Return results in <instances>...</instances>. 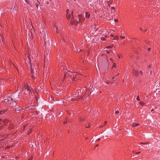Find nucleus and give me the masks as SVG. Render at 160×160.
I'll list each match as a JSON object with an SVG mask.
<instances>
[{
  "label": "nucleus",
  "mask_w": 160,
  "mask_h": 160,
  "mask_svg": "<svg viewBox=\"0 0 160 160\" xmlns=\"http://www.w3.org/2000/svg\"><path fill=\"white\" fill-rule=\"evenodd\" d=\"M144 31H145V32H146L147 31H146V30H144Z\"/></svg>",
  "instance_id": "8fccbe9b"
},
{
  "label": "nucleus",
  "mask_w": 160,
  "mask_h": 160,
  "mask_svg": "<svg viewBox=\"0 0 160 160\" xmlns=\"http://www.w3.org/2000/svg\"><path fill=\"white\" fill-rule=\"evenodd\" d=\"M105 122V124H106L107 122L106 121H105V122Z\"/></svg>",
  "instance_id": "79ce46f5"
},
{
  "label": "nucleus",
  "mask_w": 160,
  "mask_h": 160,
  "mask_svg": "<svg viewBox=\"0 0 160 160\" xmlns=\"http://www.w3.org/2000/svg\"><path fill=\"white\" fill-rule=\"evenodd\" d=\"M55 28L57 29V28L56 27H55Z\"/></svg>",
  "instance_id": "49530a36"
},
{
  "label": "nucleus",
  "mask_w": 160,
  "mask_h": 160,
  "mask_svg": "<svg viewBox=\"0 0 160 160\" xmlns=\"http://www.w3.org/2000/svg\"><path fill=\"white\" fill-rule=\"evenodd\" d=\"M2 140H0V141H2Z\"/></svg>",
  "instance_id": "0e129e2a"
},
{
  "label": "nucleus",
  "mask_w": 160,
  "mask_h": 160,
  "mask_svg": "<svg viewBox=\"0 0 160 160\" xmlns=\"http://www.w3.org/2000/svg\"><path fill=\"white\" fill-rule=\"evenodd\" d=\"M112 47V46H108L106 48H111Z\"/></svg>",
  "instance_id": "b1692460"
},
{
  "label": "nucleus",
  "mask_w": 160,
  "mask_h": 160,
  "mask_svg": "<svg viewBox=\"0 0 160 160\" xmlns=\"http://www.w3.org/2000/svg\"><path fill=\"white\" fill-rule=\"evenodd\" d=\"M140 74H142V71H140Z\"/></svg>",
  "instance_id": "c9c22d12"
},
{
  "label": "nucleus",
  "mask_w": 160,
  "mask_h": 160,
  "mask_svg": "<svg viewBox=\"0 0 160 160\" xmlns=\"http://www.w3.org/2000/svg\"><path fill=\"white\" fill-rule=\"evenodd\" d=\"M140 153V152H136V153H137V154H139Z\"/></svg>",
  "instance_id": "4c0bfd02"
},
{
  "label": "nucleus",
  "mask_w": 160,
  "mask_h": 160,
  "mask_svg": "<svg viewBox=\"0 0 160 160\" xmlns=\"http://www.w3.org/2000/svg\"><path fill=\"white\" fill-rule=\"evenodd\" d=\"M118 19H115L114 20V21L116 22H118Z\"/></svg>",
  "instance_id": "bb28decb"
},
{
  "label": "nucleus",
  "mask_w": 160,
  "mask_h": 160,
  "mask_svg": "<svg viewBox=\"0 0 160 160\" xmlns=\"http://www.w3.org/2000/svg\"><path fill=\"white\" fill-rule=\"evenodd\" d=\"M73 12L72 11V13H71V15H72V18H71V19L70 20L71 21V24L72 25V24H75V25H76L77 24H78V23L79 22H80V21H80V18H78V19H76V21H74V17L73 16Z\"/></svg>",
  "instance_id": "f03ea898"
},
{
  "label": "nucleus",
  "mask_w": 160,
  "mask_h": 160,
  "mask_svg": "<svg viewBox=\"0 0 160 160\" xmlns=\"http://www.w3.org/2000/svg\"><path fill=\"white\" fill-rule=\"evenodd\" d=\"M150 67H151V66H150H150H148V68H150Z\"/></svg>",
  "instance_id": "c03bdc74"
},
{
  "label": "nucleus",
  "mask_w": 160,
  "mask_h": 160,
  "mask_svg": "<svg viewBox=\"0 0 160 160\" xmlns=\"http://www.w3.org/2000/svg\"><path fill=\"white\" fill-rule=\"evenodd\" d=\"M77 51L78 52H81L82 51V50L81 49H77Z\"/></svg>",
  "instance_id": "6ab92c4d"
},
{
  "label": "nucleus",
  "mask_w": 160,
  "mask_h": 160,
  "mask_svg": "<svg viewBox=\"0 0 160 160\" xmlns=\"http://www.w3.org/2000/svg\"><path fill=\"white\" fill-rule=\"evenodd\" d=\"M111 8H112V9H113V10L115 9V8H114V7H112Z\"/></svg>",
  "instance_id": "2f4dec72"
},
{
  "label": "nucleus",
  "mask_w": 160,
  "mask_h": 160,
  "mask_svg": "<svg viewBox=\"0 0 160 160\" xmlns=\"http://www.w3.org/2000/svg\"><path fill=\"white\" fill-rule=\"evenodd\" d=\"M151 73H152V72H151V71L150 73L151 74Z\"/></svg>",
  "instance_id": "4d7b16f0"
},
{
  "label": "nucleus",
  "mask_w": 160,
  "mask_h": 160,
  "mask_svg": "<svg viewBox=\"0 0 160 160\" xmlns=\"http://www.w3.org/2000/svg\"><path fill=\"white\" fill-rule=\"evenodd\" d=\"M83 119H84L82 118H81L80 119V121H82L83 120Z\"/></svg>",
  "instance_id": "72a5a7b5"
},
{
  "label": "nucleus",
  "mask_w": 160,
  "mask_h": 160,
  "mask_svg": "<svg viewBox=\"0 0 160 160\" xmlns=\"http://www.w3.org/2000/svg\"><path fill=\"white\" fill-rule=\"evenodd\" d=\"M18 95L17 96V95H16L15 96L14 95L12 96V97L11 98H12V99L13 98V100H12V101L13 100L15 101V100L16 99H17L18 98Z\"/></svg>",
  "instance_id": "6e6552de"
},
{
  "label": "nucleus",
  "mask_w": 160,
  "mask_h": 160,
  "mask_svg": "<svg viewBox=\"0 0 160 160\" xmlns=\"http://www.w3.org/2000/svg\"><path fill=\"white\" fill-rule=\"evenodd\" d=\"M89 127H90V126L88 125V127H86L87 128H89Z\"/></svg>",
  "instance_id": "a19ab883"
},
{
  "label": "nucleus",
  "mask_w": 160,
  "mask_h": 160,
  "mask_svg": "<svg viewBox=\"0 0 160 160\" xmlns=\"http://www.w3.org/2000/svg\"><path fill=\"white\" fill-rule=\"evenodd\" d=\"M104 36H105V37H107V36L106 35H104Z\"/></svg>",
  "instance_id": "09e8293b"
},
{
  "label": "nucleus",
  "mask_w": 160,
  "mask_h": 160,
  "mask_svg": "<svg viewBox=\"0 0 160 160\" xmlns=\"http://www.w3.org/2000/svg\"><path fill=\"white\" fill-rule=\"evenodd\" d=\"M78 78H79L78 76V77H76V74H75V73H74L73 74V79L74 80L76 81L77 80L76 79H78Z\"/></svg>",
  "instance_id": "423d86ee"
},
{
  "label": "nucleus",
  "mask_w": 160,
  "mask_h": 160,
  "mask_svg": "<svg viewBox=\"0 0 160 160\" xmlns=\"http://www.w3.org/2000/svg\"><path fill=\"white\" fill-rule=\"evenodd\" d=\"M144 31H145V32H146L147 31H146V30H144Z\"/></svg>",
  "instance_id": "3c124183"
},
{
  "label": "nucleus",
  "mask_w": 160,
  "mask_h": 160,
  "mask_svg": "<svg viewBox=\"0 0 160 160\" xmlns=\"http://www.w3.org/2000/svg\"><path fill=\"white\" fill-rule=\"evenodd\" d=\"M2 110L3 111V113H4L7 111V109L6 108H3Z\"/></svg>",
  "instance_id": "ddd939ff"
},
{
  "label": "nucleus",
  "mask_w": 160,
  "mask_h": 160,
  "mask_svg": "<svg viewBox=\"0 0 160 160\" xmlns=\"http://www.w3.org/2000/svg\"><path fill=\"white\" fill-rule=\"evenodd\" d=\"M119 111L118 110L116 111L115 112L116 114L118 113H119Z\"/></svg>",
  "instance_id": "393cba45"
},
{
  "label": "nucleus",
  "mask_w": 160,
  "mask_h": 160,
  "mask_svg": "<svg viewBox=\"0 0 160 160\" xmlns=\"http://www.w3.org/2000/svg\"><path fill=\"white\" fill-rule=\"evenodd\" d=\"M2 140H0V141H2Z\"/></svg>",
  "instance_id": "e2e57ef3"
},
{
  "label": "nucleus",
  "mask_w": 160,
  "mask_h": 160,
  "mask_svg": "<svg viewBox=\"0 0 160 160\" xmlns=\"http://www.w3.org/2000/svg\"><path fill=\"white\" fill-rule=\"evenodd\" d=\"M66 15L67 18L69 19L71 17V15L69 13H67Z\"/></svg>",
  "instance_id": "9b49d317"
},
{
  "label": "nucleus",
  "mask_w": 160,
  "mask_h": 160,
  "mask_svg": "<svg viewBox=\"0 0 160 160\" xmlns=\"http://www.w3.org/2000/svg\"><path fill=\"white\" fill-rule=\"evenodd\" d=\"M141 144H147V143L141 142Z\"/></svg>",
  "instance_id": "c85d7f7f"
},
{
  "label": "nucleus",
  "mask_w": 160,
  "mask_h": 160,
  "mask_svg": "<svg viewBox=\"0 0 160 160\" xmlns=\"http://www.w3.org/2000/svg\"><path fill=\"white\" fill-rule=\"evenodd\" d=\"M2 122H3L4 123H6V122H5V121H4L3 120H0V124H2Z\"/></svg>",
  "instance_id": "f3484780"
},
{
  "label": "nucleus",
  "mask_w": 160,
  "mask_h": 160,
  "mask_svg": "<svg viewBox=\"0 0 160 160\" xmlns=\"http://www.w3.org/2000/svg\"><path fill=\"white\" fill-rule=\"evenodd\" d=\"M36 6L37 8H38V4H36Z\"/></svg>",
  "instance_id": "f704fd0d"
},
{
  "label": "nucleus",
  "mask_w": 160,
  "mask_h": 160,
  "mask_svg": "<svg viewBox=\"0 0 160 160\" xmlns=\"http://www.w3.org/2000/svg\"><path fill=\"white\" fill-rule=\"evenodd\" d=\"M139 124L138 123H133L132 124V126L133 127H135L138 126L139 125Z\"/></svg>",
  "instance_id": "9d476101"
},
{
  "label": "nucleus",
  "mask_w": 160,
  "mask_h": 160,
  "mask_svg": "<svg viewBox=\"0 0 160 160\" xmlns=\"http://www.w3.org/2000/svg\"><path fill=\"white\" fill-rule=\"evenodd\" d=\"M21 109L20 108H17V109H15V111H19Z\"/></svg>",
  "instance_id": "412c9836"
},
{
  "label": "nucleus",
  "mask_w": 160,
  "mask_h": 160,
  "mask_svg": "<svg viewBox=\"0 0 160 160\" xmlns=\"http://www.w3.org/2000/svg\"><path fill=\"white\" fill-rule=\"evenodd\" d=\"M134 74L135 76H137L138 74V72L137 71H135L134 72Z\"/></svg>",
  "instance_id": "f8f14e48"
},
{
  "label": "nucleus",
  "mask_w": 160,
  "mask_h": 160,
  "mask_svg": "<svg viewBox=\"0 0 160 160\" xmlns=\"http://www.w3.org/2000/svg\"><path fill=\"white\" fill-rule=\"evenodd\" d=\"M118 36H116L115 37H114V39H116V40H118Z\"/></svg>",
  "instance_id": "2eb2a0df"
},
{
  "label": "nucleus",
  "mask_w": 160,
  "mask_h": 160,
  "mask_svg": "<svg viewBox=\"0 0 160 160\" xmlns=\"http://www.w3.org/2000/svg\"><path fill=\"white\" fill-rule=\"evenodd\" d=\"M68 12H69V10H68V9H67V13H68Z\"/></svg>",
  "instance_id": "7c9ffc66"
},
{
  "label": "nucleus",
  "mask_w": 160,
  "mask_h": 160,
  "mask_svg": "<svg viewBox=\"0 0 160 160\" xmlns=\"http://www.w3.org/2000/svg\"><path fill=\"white\" fill-rule=\"evenodd\" d=\"M85 14H86V17L87 18H89L90 16V14L88 12H86L85 13Z\"/></svg>",
  "instance_id": "1a4fd4ad"
},
{
  "label": "nucleus",
  "mask_w": 160,
  "mask_h": 160,
  "mask_svg": "<svg viewBox=\"0 0 160 160\" xmlns=\"http://www.w3.org/2000/svg\"><path fill=\"white\" fill-rule=\"evenodd\" d=\"M69 72V71H68V72H67L68 73H69V72Z\"/></svg>",
  "instance_id": "37998d69"
},
{
  "label": "nucleus",
  "mask_w": 160,
  "mask_h": 160,
  "mask_svg": "<svg viewBox=\"0 0 160 160\" xmlns=\"http://www.w3.org/2000/svg\"><path fill=\"white\" fill-rule=\"evenodd\" d=\"M106 52L108 53H110V52H111L112 53V52L111 51V50L109 51V50H107L106 51Z\"/></svg>",
  "instance_id": "dca6fc26"
},
{
  "label": "nucleus",
  "mask_w": 160,
  "mask_h": 160,
  "mask_svg": "<svg viewBox=\"0 0 160 160\" xmlns=\"http://www.w3.org/2000/svg\"><path fill=\"white\" fill-rule=\"evenodd\" d=\"M30 56H28V57L29 58H30Z\"/></svg>",
  "instance_id": "de8ad7c7"
},
{
  "label": "nucleus",
  "mask_w": 160,
  "mask_h": 160,
  "mask_svg": "<svg viewBox=\"0 0 160 160\" xmlns=\"http://www.w3.org/2000/svg\"><path fill=\"white\" fill-rule=\"evenodd\" d=\"M27 44H28V48H30V46H31V45L30 44V42H29V43H28Z\"/></svg>",
  "instance_id": "a211bd4d"
},
{
  "label": "nucleus",
  "mask_w": 160,
  "mask_h": 160,
  "mask_svg": "<svg viewBox=\"0 0 160 160\" xmlns=\"http://www.w3.org/2000/svg\"><path fill=\"white\" fill-rule=\"evenodd\" d=\"M98 146H99L98 144H97V145H96V147H98Z\"/></svg>",
  "instance_id": "ea45409f"
},
{
  "label": "nucleus",
  "mask_w": 160,
  "mask_h": 160,
  "mask_svg": "<svg viewBox=\"0 0 160 160\" xmlns=\"http://www.w3.org/2000/svg\"><path fill=\"white\" fill-rule=\"evenodd\" d=\"M140 30L142 31V28H140Z\"/></svg>",
  "instance_id": "58836bf2"
},
{
  "label": "nucleus",
  "mask_w": 160,
  "mask_h": 160,
  "mask_svg": "<svg viewBox=\"0 0 160 160\" xmlns=\"http://www.w3.org/2000/svg\"><path fill=\"white\" fill-rule=\"evenodd\" d=\"M110 36H112V37H114V35H112V34H111V35H110Z\"/></svg>",
  "instance_id": "e433bc0d"
},
{
  "label": "nucleus",
  "mask_w": 160,
  "mask_h": 160,
  "mask_svg": "<svg viewBox=\"0 0 160 160\" xmlns=\"http://www.w3.org/2000/svg\"><path fill=\"white\" fill-rule=\"evenodd\" d=\"M44 34H45V35H44V36H43V37L44 38V41H45V44H46V42H47V41H48V37L47 35L45 33Z\"/></svg>",
  "instance_id": "39448f33"
},
{
  "label": "nucleus",
  "mask_w": 160,
  "mask_h": 160,
  "mask_svg": "<svg viewBox=\"0 0 160 160\" xmlns=\"http://www.w3.org/2000/svg\"><path fill=\"white\" fill-rule=\"evenodd\" d=\"M110 59L111 61H112V58H111Z\"/></svg>",
  "instance_id": "a18cd8bd"
},
{
  "label": "nucleus",
  "mask_w": 160,
  "mask_h": 160,
  "mask_svg": "<svg viewBox=\"0 0 160 160\" xmlns=\"http://www.w3.org/2000/svg\"><path fill=\"white\" fill-rule=\"evenodd\" d=\"M101 39L102 41H105L106 40V39L104 38H101Z\"/></svg>",
  "instance_id": "aec40b11"
},
{
  "label": "nucleus",
  "mask_w": 160,
  "mask_h": 160,
  "mask_svg": "<svg viewBox=\"0 0 160 160\" xmlns=\"http://www.w3.org/2000/svg\"><path fill=\"white\" fill-rule=\"evenodd\" d=\"M78 17L79 18H80V21H81V22H82L84 20V18L83 17L82 14H79L78 15Z\"/></svg>",
  "instance_id": "7ed1b4c3"
},
{
  "label": "nucleus",
  "mask_w": 160,
  "mask_h": 160,
  "mask_svg": "<svg viewBox=\"0 0 160 160\" xmlns=\"http://www.w3.org/2000/svg\"><path fill=\"white\" fill-rule=\"evenodd\" d=\"M4 114V113H3V111H2V110L0 111V114Z\"/></svg>",
  "instance_id": "5701e85b"
},
{
  "label": "nucleus",
  "mask_w": 160,
  "mask_h": 160,
  "mask_svg": "<svg viewBox=\"0 0 160 160\" xmlns=\"http://www.w3.org/2000/svg\"><path fill=\"white\" fill-rule=\"evenodd\" d=\"M32 77L33 78H34V76H32Z\"/></svg>",
  "instance_id": "bf43d9fd"
},
{
  "label": "nucleus",
  "mask_w": 160,
  "mask_h": 160,
  "mask_svg": "<svg viewBox=\"0 0 160 160\" xmlns=\"http://www.w3.org/2000/svg\"><path fill=\"white\" fill-rule=\"evenodd\" d=\"M32 70H31V72H32Z\"/></svg>",
  "instance_id": "13d9d810"
},
{
  "label": "nucleus",
  "mask_w": 160,
  "mask_h": 160,
  "mask_svg": "<svg viewBox=\"0 0 160 160\" xmlns=\"http://www.w3.org/2000/svg\"><path fill=\"white\" fill-rule=\"evenodd\" d=\"M32 57H33V55H32Z\"/></svg>",
  "instance_id": "603ef678"
},
{
  "label": "nucleus",
  "mask_w": 160,
  "mask_h": 160,
  "mask_svg": "<svg viewBox=\"0 0 160 160\" xmlns=\"http://www.w3.org/2000/svg\"><path fill=\"white\" fill-rule=\"evenodd\" d=\"M12 100H13V99L12 98H11L10 97L8 98L7 99H4V101L5 102H10L12 101Z\"/></svg>",
  "instance_id": "20e7f679"
},
{
  "label": "nucleus",
  "mask_w": 160,
  "mask_h": 160,
  "mask_svg": "<svg viewBox=\"0 0 160 160\" xmlns=\"http://www.w3.org/2000/svg\"><path fill=\"white\" fill-rule=\"evenodd\" d=\"M112 79H114V78H113Z\"/></svg>",
  "instance_id": "6e6d98bb"
},
{
  "label": "nucleus",
  "mask_w": 160,
  "mask_h": 160,
  "mask_svg": "<svg viewBox=\"0 0 160 160\" xmlns=\"http://www.w3.org/2000/svg\"><path fill=\"white\" fill-rule=\"evenodd\" d=\"M139 104L140 105H144V102H139Z\"/></svg>",
  "instance_id": "4468645a"
},
{
  "label": "nucleus",
  "mask_w": 160,
  "mask_h": 160,
  "mask_svg": "<svg viewBox=\"0 0 160 160\" xmlns=\"http://www.w3.org/2000/svg\"><path fill=\"white\" fill-rule=\"evenodd\" d=\"M137 99L138 100H140V99H139V97L138 96L137 98Z\"/></svg>",
  "instance_id": "cd10ccee"
},
{
  "label": "nucleus",
  "mask_w": 160,
  "mask_h": 160,
  "mask_svg": "<svg viewBox=\"0 0 160 160\" xmlns=\"http://www.w3.org/2000/svg\"><path fill=\"white\" fill-rule=\"evenodd\" d=\"M116 64L114 63V64H113V67H113H114L115 68H116Z\"/></svg>",
  "instance_id": "4be33fe9"
},
{
  "label": "nucleus",
  "mask_w": 160,
  "mask_h": 160,
  "mask_svg": "<svg viewBox=\"0 0 160 160\" xmlns=\"http://www.w3.org/2000/svg\"><path fill=\"white\" fill-rule=\"evenodd\" d=\"M49 58V55L48 54H47L46 55H45V59H44V62L47 59V60H48V59Z\"/></svg>",
  "instance_id": "0eeeda50"
},
{
  "label": "nucleus",
  "mask_w": 160,
  "mask_h": 160,
  "mask_svg": "<svg viewBox=\"0 0 160 160\" xmlns=\"http://www.w3.org/2000/svg\"><path fill=\"white\" fill-rule=\"evenodd\" d=\"M100 138H98V139H97V141H100Z\"/></svg>",
  "instance_id": "c756f323"
},
{
  "label": "nucleus",
  "mask_w": 160,
  "mask_h": 160,
  "mask_svg": "<svg viewBox=\"0 0 160 160\" xmlns=\"http://www.w3.org/2000/svg\"><path fill=\"white\" fill-rule=\"evenodd\" d=\"M32 88L26 83H25L24 87L23 88V91H24V93L27 92L28 93H30L31 92V91L32 90Z\"/></svg>",
  "instance_id": "f257e3e1"
},
{
  "label": "nucleus",
  "mask_w": 160,
  "mask_h": 160,
  "mask_svg": "<svg viewBox=\"0 0 160 160\" xmlns=\"http://www.w3.org/2000/svg\"><path fill=\"white\" fill-rule=\"evenodd\" d=\"M119 75V73H118V74H117V75Z\"/></svg>",
  "instance_id": "864d4df0"
},
{
  "label": "nucleus",
  "mask_w": 160,
  "mask_h": 160,
  "mask_svg": "<svg viewBox=\"0 0 160 160\" xmlns=\"http://www.w3.org/2000/svg\"><path fill=\"white\" fill-rule=\"evenodd\" d=\"M84 89H83V90H82V91H84Z\"/></svg>",
  "instance_id": "680f3d73"
},
{
  "label": "nucleus",
  "mask_w": 160,
  "mask_h": 160,
  "mask_svg": "<svg viewBox=\"0 0 160 160\" xmlns=\"http://www.w3.org/2000/svg\"><path fill=\"white\" fill-rule=\"evenodd\" d=\"M119 75V73H118V74H117V75Z\"/></svg>",
  "instance_id": "5fc2aeb1"
},
{
  "label": "nucleus",
  "mask_w": 160,
  "mask_h": 160,
  "mask_svg": "<svg viewBox=\"0 0 160 160\" xmlns=\"http://www.w3.org/2000/svg\"><path fill=\"white\" fill-rule=\"evenodd\" d=\"M153 110V109H152V110H151V111H152Z\"/></svg>",
  "instance_id": "052dcab7"
},
{
  "label": "nucleus",
  "mask_w": 160,
  "mask_h": 160,
  "mask_svg": "<svg viewBox=\"0 0 160 160\" xmlns=\"http://www.w3.org/2000/svg\"><path fill=\"white\" fill-rule=\"evenodd\" d=\"M120 38H121V39H124L125 38V37H122V36H121L120 37Z\"/></svg>",
  "instance_id": "a878e982"
},
{
  "label": "nucleus",
  "mask_w": 160,
  "mask_h": 160,
  "mask_svg": "<svg viewBox=\"0 0 160 160\" xmlns=\"http://www.w3.org/2000/svg\"><path fill=\"white\" fill-rule=\"evenodd\" d=\"M151 48H148V51H149L151 50Z\"/></svg>",
  "instance_id": "473e14b6"
}]
</instances>
